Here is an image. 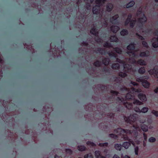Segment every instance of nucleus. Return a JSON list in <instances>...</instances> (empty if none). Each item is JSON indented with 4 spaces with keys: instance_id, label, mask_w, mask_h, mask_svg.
I'll return each instance as SVG.
<instances>
[{
    "instance_id": "nucleus-1",
    "label": "nucleus",
    "mask_w": 158,
    "mask_h": 158,
    "mask_svg": "<svg viewBox=\"0 0 158 158\" xmlns=\"http://www.w3.org/2000/svg\"><path fill=\"white\" fill-rule=\"evenodd\" d=\"M133 127L135 130L131 131V130H125L121 128H118L114 131V133L109 134V137L111 138H117L121 137V138H130L129 135H133V138H137L138 132L137 130H139L140 127L138 125H133Z\"/></svg>"
},
{
    "instance_id": "nucleus-2",
    "label": "nucleus",
    "mask_w": 158,
    "mask_h": 158,
    "mask_svg": "<svg viewBox=\"0 0 158 158\" xmlns=\"http://www.w3.org/2000/svg\"><path fill=\"white\" fill-rule=\"evenodd\" d=\"M137 117V115L136 114H131L129 116L127 117H124V120L128 124L131 123H137L136 119Z\"/></svg>"
},
{
    "instance_id": "nucleus-3",
    "label": "nucleus",
    "mask_w": 158,
    "mask_h": 158,
    "mask_svg": "<svg viewBox=\"0 0 158 158\" xmlns=\"http://www.w3.org/2000/svg\"><path fill=\"white\" fill-rule=\"evenodd\" d=\"M116 101L120 103H123L124 105L128 109L131 110L133 108L132 103L128 102L126 103L125 102L124 99L122 97H118L116 99Z\"/></svg>"
},
{
    "instance_id": "nucleus-4",
    "label": "nucleus",
    "mask_w": 158,
    "mask_h": 158,
    "mask_svg": "<svg viewBox=\"0 0 158 158\" xmlns=\"http://www.w3.org/2000/svg\"><path fill=\"white\" fill-rule=\"evenodd\" d=\"M101 5L97 4L94 6L93 8L92 12L94 14L98 15L99 14L101 9Z\"/></svg>"
},
{
    "instance_id": "nucleus-5",
    "label": "nucleus",
    "mask_w": 158,
    "mask_h": 158,
    "mask_svg": "<svg viewBox=\"0 0 158 158\" xmlns=\"http://www.w3.org/2000/svg\"><path fill=\"white\" fill-rule=\"evenodd\" d=\"M149 72L150 74L153 75L156 78H158V67H155L153 69L150 70Z\"/></svg>"
},
{
    "instance_id": "nucleus-6",
    "label": "nucleus",
    "mask_w": 158,
    "mask_h": 158,
    "mask_svg": "<svg viewBox=\"0 0 158 158\" xmlns=\"http://www.w3.org/2000/svg\"><path fill=\"white\" fill-rule=\"evenodd\" d=\"M124 71L127 73H129L131 72L132 69V67L131 64H124Z\"/></svg>"
},
{
    "instance_id": "nucleus-7",
    "label": "nucleus",
    "mask_w": 158,
    "mask_h": 158,
    "mask_svg": "<svg viewBox=\"0 0 158 158\" xmlns=\"http://www.w3.org/2000/svg\"><path fill=\"white\" fill-rule=\"evenodd\" d=\"M152 46L154 48L158 47V37L153 38L151 41Z\"/></svg>"
},
{
    "instance_id": "nucleus-8",
    "label": "nucleus",
    "mask_w": 158,
    "mask_h": 158,
    "mask_svg": "<svg viewBox=\"0 0 158 158\" xmlns=\"http://www.w3.org/2000/svg\"><path fill=\"white\" fill-rule=\"evenodd\" d=\"M53 46H54V48H51L50 49V52L52 51V53H51V54L52 55L54 56H56L58 55L59 54V52L56 50V48H55L56 46L55 44H53Z\"/></svg>"
},
{
    "instance_id": "nucleus-9",
    "label": "nucleus",
    "mask_w": 158,
    "mask_h": 158,
    "mask_svg": "<svg viewBox=\"0 0 158 158\" xmlns=\"http://www.w3.org/2000/svg\"><path fill=\"white\" fill-rule=\"evenodd\" d=\"M90 33L92 34L95 36H97L98 34V29L96 27H92L90 31Z\"/></svg>"
},
{
    "instance_id": "nucleus-10",
    "label": "nucleus",
    "mask_w": 158,
    "mask_h": 158,
    "mask_svg": "<svg viewBox=\"0 0 158 158\" xmlns=\"http://www.w3.org/2000/svg\"><path fill=\"white\" fill-rule=\"evenodd\" d=\"M129 142H124L123 144V146L126 149H127L129 147L131 144V143H132V144L134 146V143L132 142V143L131 142V139H129Z\"/></svg>"
},
{
    "instance_id": "nucleus-11",
    "label": "nucleus",
    "mask_w": 158,
    "mask_h": 158,
    "mask_svg": "<svg viewBox=\"0 0 158 158\" xmlns=\"http://www.w3.org/2000/svg\"><path fill=\"white\" fill-rule=\"evenodd\" d=\"M150 55V52L147 50L145 52H140L139 54V56L141 57H148Z\"/></svg>"
},
{
    "instance_id": "nucleus-12",
    "label": "nucleus",
    "mask_w": 158,
    "mask_h": 158,
    "mask_svg": "<svg viewBox=\"0 0 158 158\" xmlns=\"http://www.w3.org/2000/svg\"><path fill=\"white\" fill-rule=\"evenodd\" d=\"M138 96L139 99L142 102H145L147 101V97L145 94L142 93H140L139 94Z\"/></svg>"
},
{
    "instance_id": "nucleus-13",
    "label": "nucleus",
    "mask_w": 158,
    "mask_h": 158,
    "mask_svg": "<svg viewBox=\"0 0 158 158\" xmlns=\"http://www.w3.org/2000/svg\"><path fill=\"white\" fill-rule=\"evenodd\" d=\"M119 27L118 26H112L110 27L111 31L114 33H116L119 29Z\"/></svg>"
},
{
    "instance_id": "nucleus-14",
    "label": "nucleus",
    "mask_w": 158,
    "mask_h": 158,
    "mask_svg": "<svg viewBox=\"0 0 158 158\" xmlns=\"http://www.w3.org/2000/svg\"><path fill=\"white\" fill-rule=\"evenodd\" d=\"M132 17V15L131 14H130L128 15L127 18L125 22V26H127L130 23V22L131 21Z\"/></svg>"
},
{
    "instance_id": "nucleus-15",
    "label": "nucleus",
    "mask_w": 158,
    "mask_h": 158,
    "mask_svg": "<svg viewBox=\"0 0 158 158\" xmlns=\"http://www.w3.org/2000/svg\"><path fill=\"white\" fill-rule=\"evenodd\" d=\"M113 7V5L111 3H109L106 6V10L108 12H110Z\"/></svg>"
},
{
    "instance_id": "nucleus-16",
    "label": "nucleus",
    "mask_w": 158,
    "mask_h": 158,
    "mask_svg": "<svg viewBox=\"0 0 158 158\" xmlns=\"http://www.w3.org/2000/svg\"><path fill=\"white\" fill-rule=\"evenodd\" d=\"M107 53L110 58H113V59L116 58L117 57L118 55L116 53L113 52H108Z\"/></svg>"
},
{
    "instance_id": "nucleus-17",
    "label": "nucleus",
    "mask_w": 158,
    "mask_h": 158,
    "mask_svg": "<svg viewBox=\"0 0 158 158\" xmlns=\"http://www.w3.org/2000/svg\"><path fill=\"white\" fill-rule=\"evenodd\" d=\"M135 45L134 43H131L128 45L127 47V49L129 51H133L135 48Z\"/></svg>"
},
{
    "instance_id": "nucleus-18",
    "label": "nucleus",
    "mask_w": 158,
    "mask_h": 158,
    "mask_svg": "<svg viewBox=\"0 0 158 158\" xmlns=\"http://www.w3.org/2000/svg\"><path fill=\"white\" fill-rule=\"evenodd\" d=\"M142 85L145 88H148L149 87L150 84L146 80H144L142 83Z\"/></svg>"
},
{
    "instance_id": "nucleus-19",
    "label": "nucleus",
    "mask_w": 158,
    "mask_h": 158,
    "mask_svg": "<svg viewBox=\"0 0 158 158\" xmlns=\"http://www.w3.org/2000/svg\"><path fill=\"white\" fill-rule=\"evenodd\" d=\"M102 62L103 64L105 66H108L110 61L109 58L105 57L102 60Z\"/></svg>"
},
{
    "instance_id": "nucleus-20",
    "label": "nucleus",
    "mask_w": 158,
    "mask_h": 158,
    "mask_svg": "<svg viewBox=\"0 0 158 158\" xmlns=\"http://www.w3.org/2000/svg\"><path fill=\"white\" fill-rule=\"evenodd\" d=\"M120 64L118 63L113 64L111 65V68L113 69L118 70L120 69Z\"/></svg>"
},
{
    "instance_id": "nucleus-21",
    "label": "nucleus",
    "mask_w": 158,
    "mask_h": 158,
    "mask_svg": "<svg viewBox=\"0 0 158 158\" xmlns=\"http://www.w3.org/2000/svg\"><path fill=\"white\" fill-rule=\"evenodd\" d=\"M137 63L140 65H146L147 64L146 62L143 60L140 59L138 60L137 62Z\"/></svg>"
},
{
    "instance_id": "nucleus-22",
    "label": "nucleus",
    "mask_w": 158,
    "mask_h": 158,
    "mask_svg": "<svg viewBox=\"0 0 158 158\" xmlns=\"http://www.w3.org/2000/svg\"><path fill=\"white\" fill-rule=\"evenodd\" d=\"M143 17L139 18L138 21L139 23H145L147 21V18L143 14Z\"/></svg>"
},
{
    "instance_id": "nucleus-23",
    "label": "nucleus",
    "mask_w": 158,
    "mask_h": 158,
    "mask_svg": "<svg viewBox=\"0 0 158 158\" xmlns=\"http://www.w3.org/2000/svg\"><path fill=\"white\" fill-rule=\"evenodd\" d=\"M113 51L115 52L116 53L121 54L122 53V50L121 48L118 47L114 48Z\"/></svg>"
},
{
    "instance_id": "nucleus-24",
    "label": "nucleus",
    "mask_w": 158,
    "mask_h": 158,
    "mask_svg": "<svg viewBox=\"0 0 158 158\" xmlns=\"http://www.w3.org/2000/svg\"><path fill=\"white\" fill-rule=\"evenodd\" d=\"M77 149L80 151L83 152L86 151V148L84 145H78L77 147Z\"/></svg>"
},
{
    "instance_id": "nucleus-25",
    "label": "nucleus",
    "mask_w": 158,
    "mask_h": 158,
    "mask_svg": "<svg viewBox=\"0 0 158 158\" xmlns=\"http://www.w3.org/2000/svg\"><path fill=\"white\" fill-rule=\"evenodd\" d=\"M110 39L111 42H118V38L115 35L111 36Z\"/></svg>"
},
{
    "instance_id": "nucleus-26",
    "label": "nucleus",
    "mask_w": 158,
    "mask_h": 158,
    "mask_svg": "<svg viewBox=\"0 0 158 158\" xmlns=\"http://www.w3.org/2000/svg\"><path fill=\"white\" fill-rule=\"evenodd\" d=\"M135 4V2L133 1H131L128 3L127 4L126 6V8H128L132 7ZM124 8L125 7H124Z\"/></svg>"
},
{
    "instance_id": "nucleus-27",
    "label": "nucleus",
    "mask_w": 158,
    "mask_h": 158,
    "mask_svg": "<svg viewBox=\"0 0 158 158\" xmlns=\"http://www.w3.org/2000/svg\"><path fill=\"white\" fill-rule=\"evenodd\" d=\"M106 1V0H96L95 2L97 4L102 6L103 4L105 3Z\"/></svg>"
},
{
    "instance_id": "nucleus-28",
    "label": "nucleus",
    "mask_w": 158,
    "mask_h": 158,
    "mask_svg": "<svg viewBox=\"0 0 158 158\" xmlns=\"http://www.w3.org/2000/svg\"><path fill=\"white\" fill-rule=\"evenodd\" d=\"M95 155L96 158H101L103 156L101 154L99 151H96L95 152Z\"/></svg>"
},
{
    "instance_id": "nucleus-29",
    "label": "nucleus",
    "mask_w": 158,
    "mask_h": 158,
    "mask_svg": "<svg viewBox=\"0 0 158 158\" xmlns=\"http://www.w3.org/2000/svg\"><path fill=\"white\" fill-rule=\"evenodd\" d=\"M128 33V30L126 29H123L120 32V34L123 36H124L126 35H127Z\"/></svg>"
},
{
    "instance_id": "nucleus-30",
    "label": "nucleus",
    "mask_w": 158,
    "mask_h": 158,
    "mask_svg": "<svg viewBox=\"0 0 158 158\" xmlns=\"http://www.w3.org/2000/svg\"><path fill=\"white\" fill-rule=\"evenodd\" d=\"M142 130L144 132H146L148 131V127L145 125H141L140 127Z\"/></svg>"
},
{
    "instance_id": "nucleus-31",
    "label": "nucleus",
    "mask_w": 158,
    "mask_h": 158,
    "mask_svg": "<svg viewBox=\"0 0 158 158\" xmlns=\"http://www.w3.org/2000/svg\"><path fill=\"white\" fill-rule=\"evenodd\" d=\"M145 69L144 67H142L139 68L138 70V73L140 74H143L145 72Z\"/></svg>"
},
{
    "instance_id": "nucleus-32",
    "label": "nucleus",
    "mask_w": 158,
    "mask_h": 158,
    "mask_svg": "<svg viewBox=\"0 0 158 158\" xmlns=\"http://www.w3.org/2000/svg\"><path fill=\"white\" fill-rule=\"evenodd\" d=\"M103 46L105 48H110L112 47V46L111 44L109 42H105L103 45Z\"/></svg>"
},
{
    "instance_id": "nucleus-33",
    "label": "nucleus",
    "mask_w": 158,
    "mask_h": 158,
    "mask_svg": "<svg viewBox=\"0 0 158 158\" xmlns=\"http://www.w3.org/2000/svg\"><path fill=\"white\" fill-rule=\"evenodd\" d=\"M102 64L101 61L97 60L94 63V65L96 67H100Z\"/></svg>"
},
{
    "instance_id": "nucleus-34",
    "label": "nucleus",
    "mask_w": 158,
    "mask_h": 158,
    "mask_svg": "<svg viewBox=\"0 0 158 158\" xmlns=\"http://www.w3.org/2000/svg\"><path fill=\"white\" fill-rule=\"evenodd\" d=\"M136 22V20H131V21L129 23L130 26L131 28H133L134 27Z\"/></svg>"
},
{
    "instance_id": "nucleus-35",
    "label": "nucleus",
    "mask_w": 158,
    "mask_h": 158,
    "mask_svg": "<svg viewBox=\"0 0 158 158\" xmlns=\"http://www.w3.org/2000/svg\"><path fill=\"white\" fill-rule=\"evenodd\" d=\"M118 75L122 78H124L127 76V74L126 73L122 72H119L118 73Z\"/></svg>"
},
{
    "instance_id": "nucleus-36",
    "label": "nucleus",
    "mask_w": 158,
    "mask_h": 158,
    "mask_svg": "<svg viewBox=\"0 0 158 158\" xmlns=\"http://www.w3.org/2000/svg\"><path fill=\"white\" fill-rule=\"evenodd\" d=\"M122 145L117 143L114 144V148L116 149L119 151L121 150L122 148Z\"/></svg>"
},
{
    "instance_id": "nucleus-37",
    "label": "nucleus",
    "mask_w": 158,
    "mask_h": 158,
    "mask_svg": "<svg viewBox=\"0 0 158 158\" xmlns=\"http://www.w3.org/2000/svg\"><path fill=\"white\" fill-rule=\"evenodd\" d=\"M133 104H134L139 105H142V103L138 100L135 99L134 101Z\"/></svg>"
},
{
    "instance_id": "nucleus-38",
    "label": "nucleus",
    "mask_w": 158,
    "mask_h": 158,
    "mask_svg": "<svg viewBox=\"0 0 158 158\" xmlns=\"http://www.w3.org/2000/svg\"><path fill=\"white\" fill-rule=\"evenodd\" d=\"M86 144L87 145L90 146L92 147H95L96 146V145L95 143L89 141H87L86 142Z\"/></svg>"
},
{
    "instance_id": "nucleus-39",
    "label": "nucleus",
    "mask_w": 158,
    "mask_h": 158,
    "mask_svg": "<svg viewBox=\"0 0 158 158\" xmlns=\"http://www.w3.org/2000/svg\"><path fill=\"white\" fill-rule=\"evenodd\" d=\"M118 17V15H116L114 16H113L112 17V19L111 20V22L112 23H114V21L116 20Z\"/></svg>"
},
{
    "instance_id": "nucleus-40",
    "label": "nucleus",
    "mask_w": 158,
    "mask_h": 158,
    "mask_svg": "<svg viewBox=\"0 0 158 158\" xmlns=\"http://www.w3.org/2000/svg\"><path fill=\"white\" fill-rule=\"evenodd\" d=\"M65 151L67 154L70 155H72L73 153V151L69 148L65 149Z\"/></svg>"
},
{
    "instance_id": "nucleus-41",
    "label": "nucleus",
    "mask_w": 158,
    "mask_h": 158,
    "mask_svg": "<svg viewBox=\"0 0 158 158\" xmlns=\"http://www.w3.org/2000/svg\"><path fill=\"white\" fill-rule=\"evenodd\" d=\"M142 43V45L144 47H145L147 48H149V46H148L147 43L145 41H143Z\"/></svg>"
},
{
    "instance_id": "nucleus-42",
    "label": "nucleus",
    "mask_w": 158,
    "mask_h": 158,
    "mask_svg": "<svg viewBox=\"0 0 158 158\" xmlns=\"http://www.w3.org/2000/svg\"><path fill=\"white\" fill-rule=\"evenodd\" d=\"M144 79V77H143L139 78H138L136 79V81L137 82H141L142 83V82H143V81Z\"/></svg>"
},
{
    "instance_id": "nucleus-43",
    "label": "nucleus",
    "mask_w": 158,
    "mask_h": 158,
    "mask_svg": "<svg viewBox=\"0 0 158 158\" xmlns=\"http://www.w3.org/2000/svg\"><path fill=\"white\" fill-rule=\"evenodd\" d=\"M84 158H94L93 156L90 153L85 155L84 156Z\"/></svg>"
},
{
    "instance_id": "nucleus-44",
    "label": "nucleus",
    "mask_w": 158,
    "mask_h": 158,
    "mask_svg": "<svg viewBox=\"0 0 158 158\" xmlns=\"http://www.w3.org/2000/svg\"><path fill=\"white\" fill-rule=\"evenodd\" d=\"M148 110V109L147 107H144L141 110H140V112H141L143 113H145L147 112Z\"/></svg>"
},
{
    "instance_id": "nucleus-45",
    "label": "nucleus",
    "mask_w": 158,
    "mask_h": 158,
    "mask_svg": "<svg viewBox=\"0 0 158 158\" xmlns=\"http://www.w3.org/2000/svg\"><path fill=\"white\" fill-rule=\"evenodd\" d=\"M151 113L156 117H158V111L152 110L151 111Z\"/></svg>"
},
{
    "instance_id": "nucleus-46",
    "label": "nucleus",
    "mask_w": 158,
    "mask_h": 158,
    "mask_svg": "<svg viewBox=\"0 0 158 158\" xmlns=\"http://www.w3.org/2000/svg\"><path fill=\"white\" fill-rule=\"evenodd\" d=\"M108 143H100L99 144V145L101 147H106L108 146Z\"/></svg>"
},
{
    "instance_id": "nucleus-47",
    "label": "nucleus",
    "mask_w": 158,
    "mask_h": 158,
    "mask_svg": "<svg viewBox=\"0 0 158 158\" xmlns=\"http://www.w3.org/2000/svg\"><path fill=\"white\" fill-rule=\"evenodd\" d=\"M85 109L86 111H89V112L91 111L92 110V107H89L88 105L86 106H85Z\"/></svg>"
},
{
    "instance_id": "nucleus-48",
    "label": "nucleus",
    "mask_w": 158,
    "mask_h": 158,
    "mask_svg": "<svg viewBox=\"0 0 158 158\" xmlns=\"http://www.w3.org/2000/svg\"><path fill=\"white\" fill-rule=\"evenodd\" d=\"M114 80L115 82H120L121 81V79L119 77H115L114 78Z\"/></svg>"
},
{
    "instance_id": "nucleus-49",
    "label": "nucleus",
    "mask_w": 158,
    "mask_h": 158,
    "mask_svg": "<svg viewBox=\"0 0 158 158\" xmlns=\"http://www.w3.org/2000/svg\"><path fill=\"white\" fill-rule=\"evenodd\" d=\"M110 93L115 96H117L118 94V91L113 90H111L110 91Z\"/></svg>"
},
{
    "instance_id": "nucleus-50",
    "label": "nucleus",
    "mask_w": 158,
    "mask_h": 158,
    "mask_svg": "<svg viewBox=\"0 0 158 158\" xmlns=\"http://www.w3.org/2000/svg\"><path fill=\"white\" fill-rule=\"evenodd\" d=\"M136 35L137 36L139 39H140L141 40H143L144 39L142 36L138 34V33H136Z\"/></svg>"
},
{
    "instance_id": "nucleus-51",
    "label": "nucleus",
    "mask_w": 158,
    "mask_h": 158,
    "mask_svg": "<svg viewBox=\"0 0 158 158\" xmlns=\"http://www.w3.org/2000/svg\"><path fill=\"white\" fill-rule=\"evenodd\" d=\"M103 71L105 72L106 73H109L110 70L107 67H104L102 69Z\"/></svg>"
},
{
    "instance_id": "nucleus-52",
    "label": "nucleus",
    "mask_w": 158,
    "mask_h": 158,
    "mask_svg": "<svg viewBox=\"0 0 158 158\" xmlns=\"http://www.w3.org/2000/svg\"><path fill=\"white\" fill-rule=\"evenodd\" d=\"M132 96L130 94H127L126 96V98L127 99H131L132 98Z\"/></svg>"
},
{
    "instance_id": "nucleus-53",
    "label": "nucleus",
    "mask_w": 158,
    "mask_h": 158,
    "mask_svg": "<svg viewBox=\"0 0 158 158\" xmlns=\"http://www.w3.org/2000/svg\"><path fill=\"white\" fill-rule=\"evenodd\" d=\"M134 110L137 112L140 113V110L139 108L138 107H136L134 109Z\"/></svg>"
},
{
    "instance_id": "nucleus-54",
    "label": "nucleus",
    "mask_w": 158,
    "mask_h": 158,
    "mask_svg": "<svg viewBox=\"0 0 158 158\" xmlns=\"http://www.w3.org/2000/svg\"><path fill=\"white\" fill-rule=\"evenodd\" d=\"M139 148L138 147H136L135 148V152L136 155H138V154Z\"/></svg>"
},
{
    "instance_id": "nucleus-55",
    "label": "nucleus",
    "mask_w": 158,
    "mask_h": 158,
    "mask_svg": "<svg viewBox=\"0 0 158 158\" xmlns=\"http://www.w3.org/2000/svg\"><path fill=\"white\" fill-rule=\"evenodd\" d=\"M82 46H87L88 45V43L86 41H83L81 43Z\"/></svg>"
},
{
    "instance_id": "nucleus-56",
    "label": "nucleus",
    "mask_w": 158,
    "mask_h": 158,
    "mask_svg": "<svg viewBox=\"0 0 158 158\" xmlns=\"http://www.w3.org/2000/svg\"><path fill=\"white\" fill-rule=\"evenodd\" d=\"M91 5L89 3H88L86 4V8L87 10H89L91 9Z\"/></svg>"
},
{
    "instance_id": "nucleus-57",
    "label": "nucleus",
    "mask_w": 158,
    "mask_h": 158,
    "mask_svg": "<svg viewBox=\"0 0 158 158\" xmlns=\"http://www.w3.org/2000/svg\"><path fill=\"white\" fill-rule=\"evenodd\" d=\"M144 23H140V24L139 25V27L141 30L143 29Z\"/></svg>"
},
{
    "instance_id": "nucleus-58",
    "label": "nucleus",
    "mask_w": 158,
    "mask_h": 158,
    "mask_svg": "<svg viewBox=\"0 0 158 158\" xmlns=\"http://www.w3.org/2000/svg\"><path fill=\"white\" fill-rule=\"evenodd\" d=\"M99 87L100 88V89L102 90L105 89L106 88V86L103 85H100V86Z\"/></svg>"
},
{
    "instance_id": "nucleus-59",
    "label": "nucleus",
    "mask_w": 158,
    "mask_h": 158,
    "mask_svg": "<svg viewBox=\"0 0 158 158\" xmlns=\"http://www.w3.org/2000/svg\"><path fill=\"white\" fill-rule=\"evenodd\" d=\"M131 84H132L134 86H137L138 85V84L136 82H135L131 81Z\"/></svg>"
},
{
    "instance_id": "nucleus-60",
    "label": "nucleus",
    "mask_w": 158,
    "mask_h": 158,
    "mask_svg": "<svg viewBox=\"0 0 158 158\" xmlns=\"http://www.w3.org/2000/svg\"><path fill=\"white\" fill-rule=\"evenodd\" d=\"M114 59H116V61L117 62H118L120 63H122V60H120V59L117 58V57L116 58H114Z\"/></svg>"
},
{
    "instance_id": "nucleus-61",
    "label": "nucleus",
    "mask_w": 158,
    "mask_h": 158,
    "mask_svg": "<svg viewBox=\"0 0 158 158\" xmlns=\"http://www.w3.org/2000/svg\"><path fill=\"white\" fill-rule=\"evenodd\" d=\"M148 141L150 142H154L156 141V139H148Z\"/></svg>"
},
{
    "instance_id": "nucleus-62",
    "label": "nucleus",
    "mask_w": 158,
    "mask_h": 158,
    "mask_svg": "<svg viewBox=\"0 0 158 158\" xmlns=\"http://www.w3.org/2000/svg\"><path fill=\"white\" fill-rule=\"evenodd\" d=\"M104 127H102V129L103 130H106L107 129V125L106 124H104Z\"/></svg>"
},
{
    "instance_id": "nucleus-63",
    "label": "nucleus",
    "mask_w": 158,
    "mask_h": 158,
    "mask_svg": "<svg viewBox=\"0 0 158 158\" xmlns=\"http://www.w3.org/2000/svg\"><path fill=\"white\" fill-rule=\"evenodd\" d=\"M108 114L109 115H108V116H110L111 118H113L114 114H113V113H110Z\"/></svg>"
},
{
    "instance_id": "nucleus-64",
    "label": "nucleus",
    "mask_w": 158,
    "mask_h": 158,
    "mask_svg": "<svg viewBox=\"0 0 158 158\" xmlns=\"http://www.w3.org/2000/svg\"><path fill=\"white\" fill-rule=\"evenodd\" d=\"M113 158H120V157L117 155L115 154L113 156Z\"/></svg>"
}]
</instances>
